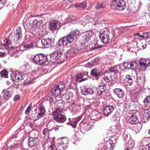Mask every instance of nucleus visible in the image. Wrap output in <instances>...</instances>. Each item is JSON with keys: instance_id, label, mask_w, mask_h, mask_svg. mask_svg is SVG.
<instances>
[{"instance_id": "obj_1", "label": "nucleus", "mask_w": 150, "mask_h": 150, "mask_svg": "<svg viewBox=\"0 0 150 150\" xmlns=\"http://www.w3.org/2000/svg\"><path fill=\"white\" fill-rule=\"evenodd\" d=\"M78 52L77 49L73 48L67 51L66 54V51L63 48H57L56 51H54L50 54V59L49 60L52 63H62L67 58L75 56Z\"/></svg>"}, {"instance_id": "obj_2", "label": "nucleus", "mask_w": 150, "mask_h": 150, "mask_svg": "<svg viewBox=\"0 0 150 150\" xmlns=\"http://www.w3.org/2000/svg\"><path fill=\"white\" fill-rule=\"evenodd\" d=\"M99 37L103 43L107 44L110 42L113 36L109 32V30L105 28L100 30Z\"/></svg>"}, {"instance_id": "obj_3", "label": "nucleus", "mask_w": 150, "mask_h": 150, "mask_svg": "<svg viewBox=\"0 0 150 150\" xmlns=\"http://www.w3.org/2000/svg\"><path fill=\"white\" fill-rule=\"evenodd\" d=\"M62 110L57 108L52 114L53 119L57 122L63 123L66 121L67 118L65 115L62 114Z\"/></svg>"}, {"instance_id": "obj_4", "label": "nucleus", "mask_w": 150, "mask_h": 150, "mask_svg": "<svg viewBox=\"0 0 150 150\" xmlns=\"http://www.w3.org/2000/svg\"><path fill=\"white\" fill-rule=\"evenodd\" d=\"M33 61L37 64L47 65L48 59L47 56L42 54L35 55L33 57Z\"/></svg>"}, {"instance_id": "obj_5", "label": "nucleus", "mask_w": 150, "mask_h": 150, "mask_svg": "<svg viewBox=\"0 0 150 150\" xmlns=\"http://www.w3.org/2000/svg\"><path fill=\"white\" fill-rule=\"evenodd\" d=\"M65 87L64 83L62 82H60L51 90V93L54 96H57L61 93V92Z\"/></svg>"}, {"instance_id": "obj_6", "label": "nucleus", "mask_w": 150, "mask_h": 150, "mask_svg": "<svg viewBox=\"0 0 150 150\" xmlns=\"http://www.w3.org/2000/svg\"><path fill=\"white\" fill-rule=\"evenodd\" d=\"M140 67V70L142 71H145L148 67L150 66V59L142 58L139 60Z\"/></svg>"}, {"instance_id": "obj_7", "label": "nucleus", "mask_w": 150, "mask_h": 150, "mask_svg": "<svg viewBox=\"0 0 150 150\" xmlns=\"http://www.w3.org/2000/svg\"><path fill=\"white\" fill-rule=\"evenodd\" d=\"M80 34V32L77 30L71 32L65 37L69 41V43H71L74 40V38L77 37Z\"/></svg>"}, {"instance_id": "obj_8", "label": "nucleus", "mask_w": 150, "mask_h": 150, "mask_svg": "<svg viewBox=\"0 0 150 150\" xmlns=\"http://www.w3.org/2000/svg\"><path fill=\"white\" fill-rule=\"evenodd\" d=\"M94 33L92 31H86L82 33V40L84 44L87 43L93 35Z\"/></svg>"}, {"instance_id": "obj_9", "label": "nucleus", "mask_w": 150, "mask_h": 150, "mask_svg": "<svg viewBox=\"0 0 150 150\" xmlns=\"http://www.w3.org/2000/svg\"><path fill=\"white\" fill-rule=\"evenodd\" d=\"M49 28L52 31L59 30L61 27V23L56 20H52L49 22Z\"/></svg>"}, {"instance_id": "obj_10", "label": "nucleus", "mask_w": 150, "mask_h": 150, "mask_svg": "<svg viewBox=\"0 0 150 150\" xmlns=\"http://www.w3.org/2000/svg\"><path fill=\"white\" fill-rule=\"evenodd\" d=\"M103 71L100 67H95L92 69L91 71V75L95 77L96 79L98 80V77L100 75Z\"/></svg>"}, {"instance_id": "obj_11", "label": "nucleus", "mask_w": 150, "mask_h": 150, "mask_svg": "<svg viewBox=\"0 0 150 150\" xmlns=\"http://www.w3.org/2000/svg\"><path fill=\"white\" fill-rule=\"evenodd\" d=\"M58 144L62 147L63 149H65L68 147V139L66 137H62L58 138L57 139Z\"/></svg>"}, {"instance_id": "obj_12", "label": "nucleus", "mask_w": 150, "mask_h": 150, "mask_svg": "<svg viewBox=\"0 0 150 150\" xmlns=\"http://www.w3.org/2000/svg\"><path fill=\"white\" fill-rule=\"evenodd\" d=\"M122 0H115L112 1L111 8L114 10H122Z\"/></svg>"}, {"instance_id": "obj_13", "label": "nucleus", "mask_w": 150, "mask_h": 150, "mask_svg": "<svg viewBox=\"0 0 150 150\" xmlns=\"http://www.w3.org/2000/svg\"><path fill=\"white\" fill-rule=\"evenodd\" d=\"M66 38L64 37V38H62L61 39H60L57 42L55 46L54 47V48L55 49V50L56 51V49L57 48H62L61 47L62 46H66L69 43L68 40L66 39Z\"/></svg>"}, {"instance_id": "obj_14", "label": "nucleus", "mask_w": 150, "mask_h": 150, "mask_svg": "<svg viewBox=\"0 0 150 150\" xmlns=\"http://www.w3.org/2000/svg\"><path fill=\"white\" fill-rule=\"evenodd\" d=\"M125 118L128 120V122H129L132 124L137 123L138 122L137 116L135 113H133L129 117H125Z\"/></svg>"}, {"instance_id": "obj_15", "label": "nucleus", "mask_w": 150, "mask_h": 150, "mask_svg": "<svg viewBox=\"0 0 150 150\" xmlns=\"http://www.w3.org/2000/svg\"><path fill=\"white\" fill-rule=\"evenodd\" d=\"M35 73V72H33L29 74L28 76L30 77H28V79L25 80L24 83L25 85H30L33 83L34 82V79L37 77L36 76L34 75Z\"/></svg>"}, {"instance_id": "obj_16", "label": "nucleus", "mask_w": 150, "mask_h": 150, "mask_svg": "<svg viewBox=\"0 0 150 150\" xmlns=\"http://www.w3.org/2000/svg\"><path fill=\"white\" fill-rule=\"evenodd\" d=\"M82 119V116H80L77 118H74L72 119L71 121L67 123V124L71 125L73 128L76 127L77 123Z\"/></svg>"}, {"instance_id": "obj_17", "label": "nucleus", "mask_w": 150, "mask_h": 150, "mask_svg": "<svg viewBox=\"0 0 150 150\" xmlns=\"http://www.w3.org/2000/svg\"><path fill=\"white\" fill-rule=\"evenodd\" d=\"M41 42L43 48H47L50 46L52 43V40L49 38L42 39Z\"/></svg>"}, {"instance_id": "obj_18", "label": "nucleus", "mask_w": 150, "mask_h": 150, "mask_svg": "<svg viewBox=\"0 0 150 150\" xmlns=\"http://www.w3.org/2000/svg\"><path fill=\"white\" fill-rule=\"evenodd\" d=\"M125 105L124 106V107L127 108L128 107H132L134 108H138L139 106V103L136 100H131L129 104L125 103Z\"/></svg>"}, {"instance_id": "obj_19", "label": "nucleus", "mask_w": 150, "mask_h": 150, "mask_svg": "<svg viewBox=\"0 0 150 150\" xmlns=\"http://www.w3.org/2000/svg\"><path fill=\"white\" fill-rule=\"evenodd\" d=\"M114 107L112 106H107L103 110V115L105 116H108L114 110Z\"/></svg>"}, {"instance_id": "obj_20", "label": "nucleus", "mask_w": 150, "mask_h": 150, "mask_svg": "<svg viewBox=\"0 0 150 150\" xmlns=\"http://www.w3.org/2000/svg\"><path fill=\"white\" fill-rule=\"evenodd\" d=\"M4 98L8 100L12 96V92L9 89H4L2 91Z\"/></svg>"}, {"instance_id": "obj_21", "label": "nucleus", "mask_w": 150, "mask_h": 150, "mask_svg": "<svg viewBox=\"0 0 150 150\" xmlns=\"http://www.w3.org/2000/svg\"><path fill=\"white\" fill-rule=\"evenodd\" d=\"M98 88L97 90L98 94L100 95L106 90V86L105 84L103 83H100L98 86Z\"/></svg>"}, {"instance_id": "obj_22", "label": "nucleus", "mask_w": 150, "mask_h": 150, "mask_svg": "<svg viewBox=\"0 0 150 150\" xmlns=\"http://www.w3.org/2000/svg\"><path fill=\"white\" fill-rule=\"evenodd\" d=\"M81 94L84 95H92L94 93L93 89L91 88H84L81 91Z\"/></svg>"}, {"instance_id": "obj_23", "label": "nucleus", "mask_w": 150, "mask_h": 150, "mask_svg": "<svg viewBox=\"0 0 150 150\" xmlns=\"http://www.w3.org/2000/svg\"><path fill=\"white\" fill-rule=\"evenodd\" d=\"M73 93L71 91H67L64 94H62L61 97L63 99L68 100L73 96Z\"/></svg>"}, {"instance_id": "obj_24", "label": "nucleus", "mask_w": 150, "mask_h": 150, "mask_svg": "<svg viewBox=\"0 0 150 150\" xmlns=\"http://www.w3.org/2000/svg\"><path fill=\"white\" fill-rule=\"evenodd\" d=\"M130 67H127L126 68H125L122 70H125V69H127L129 70V69L131 70L134 71L135 73H136V70L138 68V64L136 62H133L129 64Z\"/></svg>"}, {"instance_id": "obj_25", "label": "nucleus", "mask_w": 150, "mask_h": 150, "mask_svg": "<svg viewBox=\"0 0 150 150\" xmlns=\"http://www.w3.org/2000/svg\"><path fill=\"white\" fill-rule=\"evenodd\" d=\"M124 82L127 85H131L133 83V81L131 76L129 75L126 76L124 79Z\"/></svg>"}, {"instance_id": "obj_26", "label": "nucleus", "mask_w": 150, "mask_h": 150, "mask_svg": "<svg viewBox=\"0 0 150 150\" xmlns=\"http://www.w3.org/2000/svg\"><path fill=\"white\" fill-rule=\"evenodd\" d=\"M84 74L82 73L77 74L76 76V82H81L84 81L86 80V78H83L84 76Z\"/></svg>"}, {"instance_id": "obj_27", "label": "nucleus", "mask_w": 150, "mask_h": 150, "mask_svg": "<svg viewBox=\"0 0 150 150\" xmlns=\"http://www.w3.org/2000/svg\"><path fill=\"white\" fill-rule=\"evenodd\" d=\"M34 43L32 42L29 44H26L22 45V49L23 48V51H25L27 50H29L30 49L34 48Z\"/></svg>"}, {"instance_id": "obj_28", "label": "nucleus", "mask_w": 150, "mask_h": 150, "mask_svg": "<svg viewBox=\"0 0 150 150\" xmlns=\"http://www.w3.org/2000/svg\"><path fill=\"white\" fill-rule=\"evenodd\" d=\"M102 47V46L100 45L99 46L97 42L93 43L92 44L90 45L89 47L90 50H96L98 48H101Z\"/></svg>"}, {"instance_id": "obj_29", "label": "nucleus", "mask_w": 150, "mask_h": 150, "mask_svg": "<svg viewBox=\"0 0 150 150\" xmlns=\"http://www.w3.org/2000/svg\"><path fill=\"white\" fill-rule=\"evenodd\" d=\"M28 146L32 148L35 146L37 143V141L35 138L29 137L28 140Z\"/></svg>"}, {"instance_id": "obj_30", "label": "nucleus", "mask_w": 150, "mask_h": 150, "mask_svg": "<svg viewBox=\"0 0 150 150\" xmlns=\"http://www.w3.org/2000/svg\"><path fill=\"white\" fill-rule=\"evenodd\" d=\"M1 44L2 45L4 46V47L7 50L10 49L12 47L11 41L9 40H6L5 43L3 44L2 42H1Z\"/></svg>"}, {"instance_id": "obj_31", "label": "nucleus", "mask_w": 150, "mask_h": 150, "mask_svg": "<svg viewBox=\"0 0 150 150\" xmlns=\"http://www.w3.org/2000/svg\"><path fill=\"white\" fill-rule=\"evenodd\" d=\"M55 138L54 137L52 138V141L51 142L49 147H48L47 150H57V149L54 146V141Z\"/></svg>"}, {"instance_id": "obj_32", "label": "nucleus", "mask_w": 150, "mask_h": 150, "mask_svg": "<svg viewBox=\"0 0 150 150\" xmlns=\"http://www.w3.org/2000/svg\"><path fill=\"white\" fill-rule=\"evenodd\" d=\"M97 22H88L87 23H83V25L84 26H85L86 27H89V28H93V26H95V25H97Z\"/></svg>"}, {"instance_id": "obj_33", "label": "nucleus", "mask_w": 150, "mask_h": 150, "mask_svg": "<svg viewBox=\"0 0 150 150\" xmlns=\"http://www.w3.org/2000/svg\"><path fill=\"white\" fill-rule=\"evenodd\" d=\"M114 92L119 98L122 97V90L120 88H115L114 90Z\"/></svg>"}, {"instance_id": "obj_34", "label": "nucleus", "mask_w": 150, "mask_h": 150, "mask_svg": "<svg viewBox=\"0 0 150 150\" xmlns=\"http://www.w3.org/2000/svg\"><path fill=\"white\" fill-rule=\"evenodd\" d=\"M39 112L37 116L38 118H40L41 117L44 115L45 110L44 108L41 107L39 108Z\"/></svg>"}, {"instance_id": "obj_35", "label": "nucleus", "mask_w": 150, "mask_h": 150, "mask_svg": "<svg viewBox=\"0 0 150 150\" xmlns=\"http://www.w3.org/2000/svg\"><path fill=\"white\" fill-rule=\"evenodd\" d=\"M39 112L37 116L38 118H40L41 117L44 115L45 110L44 108L41 107L39 108Z\"/></svg>"}, {"instance_id": "obj_36", "label": "nucleus", "mask_w": 150, "mask_h": 150, "mask_svg": "<svg viewBox=\"0 0 150 150\" xmlns=\"http://www.w3.org/2000/svg\"><path fill=\"white\" fill-rule=\"evenodd\" d=\"M87 3L85 1L81 2L78 4H76V7H79L80 8H84L87 6Z\"/></svg>"}, {"instance_id": "obj_37", "label": "nucleus", "mask_w": 150, "mask_h": 150, "mask_svg": "<svg viewBox=\"0 0 150 150\" xmlns=\"http://www.w3.org/2000/svg\"><path fill=\"white\" fill-rule=\"evenodd\" d=\"M96 113L93 115V117L95 120L98 121L101 119V115L98 112H96Z\"/></svg>"}, {"instance_id": "obj_38", "label": "nucleus", "mask_w": 150, "mask_h": 150, "mask_svg": "<svg viewBox=\"0 0 150 150\" xmlns=\"http://www.w3.org/2000/svg\"><path fill=\"white\" fill-rule=\"evenodd\" d=\"M144 117L146 119H148L150 117V109L147 110L145 111Z\"/></svg>"}, {"instance_id": "obj_39", "label": "nucleus", "mask_w": 150, "mask_h": 150, "mask_svg": "<svg viewBox=\"0 0 150 150\" xmlns=\"http://www.w3.org/2000/svg\"><path fill=\"white\" fill-rule=\"evenodd\" d=\"M8 72L5 70H3L0 72L1 76L5 78L8 77Z\"/></svg>"}, {"instance_id": "obj_40", "label": "nucleus", "mask_w": 150, "mask_h": 150, "mask_svg": "<svg viewBox=\"0 0 150 150\" xmlns=\"http://www.w3.org/2000/svg\"><path fill=\"white\" fill-rule=\"evenodd\" d=\"M11 79L14 81H17L18 80V78H19L18 76V73L16 74V73H13L11 74Z\"/></svg>"}, {"instance_id": "obj_41", "label": "nucleus", "mask_w": 150, "mask_h": 150, "mask_svg": "<svg viewBox=\"0 0 150 150\" xmlns=\"http://www.w3.org/2000/svg\"><path fill=\"white\" fill-rule=\"evenodd\" d=\"M105 3H102L101 4L97 3L96 4V8L98 9L101 8H103L105 7Z\"/></svg>"}, {"instance_id": "obj_42", "label": "nucleus", "mask_w": 150, "mask_h": 150, "mask_svg": "<svg viewBox=\"0 0 150 150\" xmlns=\"http://www.w3.org/2000/svg\"><path fill=\"white\" fill-rule=\"evenodd\" d=\"M96 66V64L92 61L88 62L85 64V67H92Z\"/></svg>"}, {"instance_id": "obj_43", "label": "nucleus", "mask_w": 150, "mask_h": 150, "mask_svg": "<svg viewBox=\"0 0 150 150\" xmlns=\"http://www.w3.org/2000/svg\"><path fill=\"white\" fill-rule=\"evenodd\" d=\"M22 45H20V46L16 47L14 49L13 52L15 53H17L20 52L22 51H23V48L22 49Z\"/></svg>"}, {"instance_id": "obj_44", "label": "nucleus", "mask_w": 150, "mask_h": 150, "mask_svg": "<svg viewBox=\"0 0 150 150\" xmlns=\"http://www.w3.org/2000/svg\"><path fill=\"white\" fill-rule=\"evenodd\" d=\"M18 76L19 78H18V80L20 81L23 79L26 75L24 74H23L19 72L18 73Z\"/></svg>"}, {"instance_id": "obj_45", "label": "nucleus", "mask_w": 150, "mask_h": 150, "mask_svg": "<svg viewBox=\"0 0 150 150\" xmlns=\"http://www.w3.org/2000/svg\"><path fill=\"white\" fill-rule=\"evenodd\" d=\"M74 19L72 18V16H69L68 18H66L65 20V23H70L74 20Z\"/></svg>"}, {"instance_id": "obj_46", "label": "nucleus", "mask_w": 150, "mask_h": 150, "mask_svg": "<svg viewBox=\"0 0 150 150\" xmlns=\"http://www.w3.org/2000/svg\"><path fill=\"white\" fill-rule=\"evenodd\" d=\"M20 142L19 141H18L17 143H16L10 146V148L11 149L14 148L16 147H18L21 146V144L20 143Z\"/></svg>"}, {"instance_id": "obj_47", "label": "nucleus", "mask_w": 150, "mask_h": 150, "mask_svg": "<svg viewBox=\"0 0 150 150\" xmlns=\"http://www.w3.org/2000/svg\"><path fill=\"white\" fill-rule=\"evenodd\" d=\"M92 123L89 122L87 124L86 126V128L88 130H90L93 127V126L92 125Z\"/></svg>"}, {"instance_id": "obj_48", "label": "nucleus", "mask_w": 150, "mask_h": 150, "mask_svg": "<svg viewBox=\"0 0 150 150\" xmlns=\"http://www.w3.org/2000/svg\"><path fill=\"white\" fill-rule=\"evenodd\" d=\"M16 36L17 42V43H19L22 37V34H16Z\"/></svg>"}, {"instance_id": "obj_49", "label": "nucleus", "mask_w": 150, "mask_h": 150, "mask_svg": "<svg viewBox=\"0 0 150 150\" xmlns=\"http://www.w3.org/2000/svg\"><path fill=\"white\" fill-rule=\"evenodd\" d=\"M144 102L145 105L150 102V96H147L144 100Z\"/></svg>"}, {"instance_id": "obj_50", "label": "nucleus", "mask_w": 150, "mask_h": 150, "mask_svg": "<svg viewBox=\"0 0 150 150\" xmlns=\"http://www.w3.org/2000/svg\"><path fill=\"white\" fill-rule=\"evenodd\" d=\"M43 134L44 135V138L45 139H46L48 140L49 139H50L49 137V132H43Z\"/></svg>"}, {"instance_id": "obj_51", "label": "nucleus", "mask_w": 150, "mask_h": 150, "mask_svg": "<svg viewBox=\"0 0 150 150\" xmlns=\"http://www.w3.org/2000/svg\"><path fill=\"white\" fill-rule=\"evenodd\" d=\"M32 106V104L30 103L29 105L28 106V107L26 109V111L25 112V113L26 115H28L29 113V112Z\"/></svg>"}, {"instance_id": "obj_52", "label": "nucleus", "mask_w": 150, "mask_h": 150, "mask_svg": "<svg viewBox=\"0 0 150 150\" xmlns=\"http://www.w3.org/2000/svg\"><path fill=\"white\" fill-rule=\"evenodd\" d=\"M42 25V21H40L37 22L35 26V27L39 28Z\"/></svg>"}, {"instance_id": "obj_53", "label": "nucleus", "mask_w": 150, "mask_h": 150, "mask_svg": "<svg viewBox=\"0 0 150 150\" xmlns=\"http://www.w3.org/2000/svg\"><path fill=\"white\" fill-rule=\"evenodd\" d=\"M103 74H104V77H103V79L105 82L108 83H109L110 81V80L109 79L108 76L107 75H105V74H104V73H102Z\"/></svg>"}, {"instance_id": "obj_54", "label": "nucleus", "mask_w": 150, "mask_h": 150, "mask_svg": "<svg viewBox=\"0 0 150 150\" xmlns=\"http://www.w3.org/2000/svg\"><path fill=\"white\" fill-rule=\"evenodd\" d=\"M142 150H150V143L144 147Z\"/></svg>"}, {"instance_id": "obj_55", "label": "nucleus", "mask_w": 150, "mask_h": 150, "mask_svg": "<svg viewBox=\"0 0 150 150\" xmlns=\"http://www.w3.org/2000/svg\"><path fill=\"white\" fill-rule=\"evenodd\" d=\"M118 130L116 128V126L115 125L111 126L110 127V131H117Z\"/></svg>"}, {"instance_id": "obj_56", "label": "nucleus", "mask_w": 150, "mask_h": 150, "mask_svg": "<svg viewBox=\"0 0 150 150\" xmlns=\"http://www.w3.org/2000/svg\"><path fill=\"white\" fill-rule=\"evenodd\" d=\"M18 34H22L21 31V28L19 27L16 29V33Z\"/></svg>"}, {"instance_id": "obj_57", "label": "nucleus", "mask_w": 150, "mask_h": 150, "mask_svg": "<svg viewBox=\"0 0 150 150\" xmlns=\"http://www.w3.org/2000/svg\"><path fill=\"white\" fill-rule=\"evenodd\" d=\"M134 35L135 36H138V37L141 38H144V36L143 35H140V33H137L134 34Z\"/></svg>"}, {"instance_id": "obj_58", "label": "nucleus", "mask_w": 150, "mask_h": 150, "mask_svg": "<svg viewBox=\"0 0 150 150\" xmlns=\"http://www.w3.org/2000/svg\"><path fill=\"white\" fill-rule=\"evenodd\" d=\"M99 58L97 57L96 58L94 59L93 60V62L95 63L96 64V65L98 64V62L99 60Z\"/></svg>"}, {"instance_id": "obj_59", "label": "nucleus", "mask_w": 150, "mask_h": 150, "mask_svg": "<svg viewBox=\"0 0 150 150\" xmlns=\"http://www.w3.org/2000/svg\"><path fill=\"white\" fill-rule=\"evenodd\" d=\"M115 68L112 67L109 69V71L110 72H115Z\"/></svg>"}, {"instance_id": "obj_60", "label": "nucleus", "mask_w": 150, "mask_h": 150, "mask_svg": "<svg viewBox=\"0 0 150 150\" xmlns=\"http://www.w3.org/2000/svg\"><path fill=\"white\" fill-rule=\"evenodd\" d=\"M20 98V96L19 95H16L14 97V99L16 101L18 100Z\"/></svg>"}, {"instance_id": "obj_61", "label": "nucleus", "mask_w": 150, "mask_h": 150, "mask_svg": "<svg viewBox=\"0 0 150 150\" xmlns=\"http://www.w3.org/2000/svg\"><path fill=\"white\" fill-rule=\"evenodd\" d=\"M115 144H114L113 145H110V146L109 148L110 150H113V149H114V148H115Z\"/></svg>"}, {"instance_id": "obj_62", "label": "nucleus", "mask_w": 150, "mask_h": 150, "mask_svg": "<svg viewBox=\"0 0 150 150\" xmlns=\"http://www.w3.org/2000/svg\"><path fill=\"white\" fill-rule=\"evenodd\" d=\"M117 69H118V71L119 70H121V64H119L117 65L116 66Z\"/></svg>"}, {"instance_id": "obj_63", "label": "nucleus", "mask_w": 150, "mask_h": 150, "mask_svg": "<svg viewBox=\"0 0 150 150\" xmlns=\"http://www.w3.org/2000/svg\"><path fill=\"white\" fill-rule=\"evenodd\" d=\"M146 38H150V32L146 33Z\"/></svg>"}, {"instance_id": "obj_64", "label": "nucleus", "mask_w": 150, "mask_h": 150, "mask_svg": "<svg viewBox=\"0 0 150 150\" xmlns=\"http://www.w3.org/2000/svg\"><path fill=\"white\" fill-rule=\"evenodd\" d=\"M147 133H146L147 138H149L150 137V132H146Z\"/></svg>"}]
</instances>
